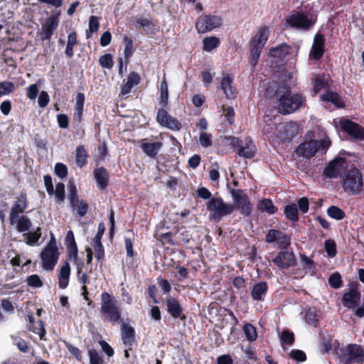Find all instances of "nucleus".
Segmentation results:
<instances>
[{"instance_id":"603ef678","label":"nucleus","mask_w":364,"mask_h":364,"mask_svg":"<svg viewBox=\"0 0 364 364\" xmlns=\"http://www.w3.org/2000/svg\"><path fill=\"white\" fill-rule=\"evenodd\" d=\"M280 341H281V343L282 345H284V344H287L289 346L292 345L295 341L294 333L287 329L284 330L282 332V334L280 336Z\"/></svg>"},{"instance_id":"0e129e2a","label":"nucleus","mask_w":364,"mask_h":364,"mask_svg":"<svg viewBox=\"0 0 364 364\" xmlns=\"http://www.w3.org/2000/svg\"><path fill=\"white\" fill-rule=\"evenodd\" d=\"M95 257L100 261L105 257V249L102 242H93Z\"/></svg>"},{"instance_id":"a19ab883","label":"nucleus","mask_w":364,"mask_h":364,"mask_svg":"<svg viewBox=\"0 0 364 364\" xmlns=\"http://www.w3.org/2000/svg\"><path fill=\"white\" fill-rule=\"evenodd\" d=\"M41 228L38 227L34 232H29L23 235L26 242L29 246H34L41 237Z\"/></svg>"},{"instance_id":"7ed1b4c3","label":"nucleus","mask_w":364,"mask_h":364,"mask_svg":"<svg viewBox=\"0 0 364 364\" xmlns=\"http://www.w3.org/2000/svg\"><path fill=\"white\" fill-rule=\"evenodd\" d=\"M317 14L307 11L293 10L286 18L284 26L287 28L303 31H310L317 21Z\"/></svg>"},{"instance_id":"f257e3e1","label":"nucleus","mask_w":364,"mask_h":364,"mask_svg":"<svg viewBox=\"0 0 364 364\" xmlns=\"http://www.w3.org/2000/svg\"><path fill=\"white\" fill-rule=\"evenodd\" d=\"M278 101V109L280 114H291L301 107L305 101L299 94L291 95V88L285 82L277 84L274 94Z\"/></svg>"},{"instance_id":"20e7f679","label":"nucleus","mask_w":364,"mask_h":364,"mask_svg":"<svg viewBox=\"0 0 364 364\" xmlns=\"http://www.w3.org/2000/svg\"><path fill=\"white\" fill-rule=\"evenodd\" d=\"M341 185L343 191L348 196L359 195L363 190V173L356 167H351L343 172L341 178Z\"/></svg>"},{"instance_id":"5701e85b","label":"nucleus","mask_w":364,"mask_h":364,"mask_svg":"<svg viewBox=\"0 0 364 364\" xmlns=\"http://www.w3.org/2000/svg\"><path fill=\"white\" fill-rule=\"evenodd\" d=\"M136 28H143L145 35L154 36L158 31V26L150 19L140 16L136 18L134 24Z\"/></svg>"},{"instance_id":"423d86ee","label":"nucleus","mask_w":364,"mask_h":364,"mask_svg":"<svg viewBox=\"0 0 364 364\" xmlns=\"http://www.w3.org/2000/svg\"><path fill=\"white\" fill-rule=\"evenodd\" d=\"M269 35L267 26L261 27L250 42L249 63L255 69Z\"/></svg>"},{"instance_id":"5fc2aeb1","label":"nucleus","mask_w":364,"mask_h":364,"mask_svg":"<svg viewBox=\"0 0 364 364\" xmlns=\"http://www.w3.org/2000/svg\"><path fill=\"white\" fill-rule=\"evenodd\" d=\"M300 258L303 264L304 269L307 272H314L316 269V263L305 255H300Z\"/></svg>"},{"instance_id":"2f4dec72","label":"nucleus","mask_w":364,"mask_h":364,"mask_svg":"<svg viewBox=\"0 0 364 364\" xmlns=\"http://www.w3.org/2000/svg\"><path fill=\"white\" fill-rule=\"evenodd\" d=\"M269 287L266 282H259L254 284L251 291V296L254 301H263Z\"/></svg>"},{"instance_id":"7c9ffc66","label":"nucleus","mask_w":364,"mask_h":364,"mask_svg":"<svg viewBox=\"0 0 364 364\" xmlns=\"http://www.w3.org/2000/svg\"><path fill=\"white\" fill-rule=\"evenodd\" d=\"M156 120L161 126L174 131H178L181 128V122L172 115H156Z\"/></svg>"},{"instance_id":"cd10ccee","label":"nucleus","mask_w":364,"mask_h":364,"mask_svg":"<svg viewBox=\"0 0 364 364\" xmlns=\"http://www.w3.org/2000/svg\"><path fill=\"white\" fill-rule=\"evenodd\" d=\"M71 210L75 217L85 216L89 210V204L84 200L77 198L70 202Z\"/></svg>"},{"instance_id":"13d9d810","label":"nucleus","mask_w":364,"mask_h":364,"mask_svg":"<svg viewBox=\"0 0 364 364\" xmlns=\"http://www.w3.org/2000/svg\"><path fill=\"white\" fill-rule=\"evenodd\" d=\"M100 65L105 68L111 69L114 65L113 58L111 54L106 53L99 59Z\"/></svg>"},{"instance_id":"e2e57ef3","label":"nucleus","mask_w":364,"mask_h":364,"mask_svg":"<svg viewBox=\"0 0 364 364\" xmlns=\"http://www.w3.org/2000/svg\"><path fill=\"white\" fill-rule=\"evenodd\" d=\"M124 43L125 45L124 48V57L127 60H129V58L133 54V41L132 38H128L127 36H125L124 38Z\"/></svg>"},{"instance_id":"a878e982","label":"nucleus","mask_w":364,"mask_h":364,"mask_svg":"<svg viewBox=\"0 0 364 364\" xmlns=\"http://www.w3.org/2000/svg\"><path fill=\"white\" fill-rule=\"evenodd\" d=\"M168 84L166 80V77H164V79L161 82V85H160V95L158 97L159 105L160 106V108L159 109L157 114H168L167 111L165 109V108L168 105Z\"/></svg>"},{"instance_id":"4468645a","label":"nucleus","mask_w":364,"mask_h":364,"mask_svg":"<svg viewBox=\"0 0 364 364\" xmlns=\"http://www.w3.org/2000/svg\"><path fill=\"white\" fill-rule=\"evenodd\" d=\"M347 163L345 158L336 157L326 166L323 175L327 178H337L338 176L341 178V171L344 165Z\"/></svg>"},{"instance_id":"49530a36","label":"nucleus","mask_w":364,"mask_h":364,"mask_svg":"<svg viewBox=\"0 0 364 364\" xmlns=\"http://www.w3.org/2000/svg\"><path fill=\"white\" fill-rule=\"evenodd\" d=\"M326 213L330 218L336 220H343L346 215L341 208L336 205L330 206Z\"/></svg>"},{"instance_id":"39448f33","label":"nucleus","mask_w":364,"mask_h":364,"mask_svg":"<svg viewBox=\"0 0 364 364\" xmlns=\"http://www.w3.org/2000/svg\"><path fill=\"white\" fill-rule=\"evenodd\" d=\"M100 311L102 316L112 324L122 322V309L115 297L107 291H103L100 295Z\"/></svg>"},{"instance_id":"72a5a7b5","label":"nucleus","mask_w":364,"mask_h":364,"mask_svg":"<svg viewBox=\"0 0 364 364\" xmlns=\"http://www.w3.org/2000/svg\"><path fill=\"white\" fill-rule=\"evenodd\" d=\"M284 215L289 221L295 223L299 221V209L294 203H290L284 206Z\"/></svg>"},{"instance_id":"f3484780","label":"nucleus","mask_w":364,"mask_h":364,"mask_svg":"<svg viewBox=\"0 0 364 364\" xmlns=\"http://www.w3.org/2000/svg\"><path fill=\"white\" fill-rule=\"evenodd\" d=\"M166 311L174 319H178L183 322L186 320V316L179 301L171 296L166 297Z\"/></svg>"},{"instance_id":"09e8293b","label":"nucleus","mask_w":364,"mask_h":364,"mask_svg":"<svg viewBox=\"0 0 364 364\" xmlns=\"http://www.w3.org/2000/svg\"><path fill=\"white\" fill-rule=\"evenodd\" d=\"M28 330L32 331L33 333L38 334L40 337L41 340L44 339V336L46 333L44 323L41 320L38 321L36 323H33V326L28 328Z\"/></svg>"},{"instance_id":"393cba45","label":"nucleus","mask_w":364,"mask_h":364,"mask_svg":"<svg viewBox=\"0 0 364 364\" xmlns=\"http://www.w3.org/2000/svg\"><path fill=\"white\" fill-rule=\"evenodd\" d=\"M65 245L66 246V259L72 260V257H76L78 254V249L75 242V235L72 230H69L65 238Z\"/></svg>"},{"instance_id":"ddd939ff","label":"nucleus","mask_w":364,"mask_h":364,"mask_svg":"<svg viewBox=\"0 0 364 364\" xmlns=\"http://www.w3.org/2000/svg\"><path fill=\"white\" fill-rule=\"evenodd\" d=\"M341 130L346 133L350 139L356 141L364 140V127L350 119H343L340 122Z\"/></svg>"},{"instance_id":"680f3d73","label":"nucleus","mask_w":364,"mask_h":364,"mask_svg":"<svg viewBox=\"0 0 364 364\" xmlns=\"http://www.w3.org/2000/svg\"><path fill=\"white\" fill-rule=\"evenodd\" d=\"M55 173L60 178H64L68 176V167L63 163H57L54 167Z\"/></svg>"},{"instance_id":"f8f14e48","label":"nucleus","mask_w":364,"mask_h":364,"mask_svg":"<svg viewBox=\"0 0 364 364\" xmlns=\"http://www.w3.org/2000/svg\"><path fill=\"white\" fill-rule=\"evenodd\" d=\"M60 11L51 14L42 24L41 31L40 33V38L42 41H50L55 31L58 28L59 25V16Z\"/></svg>"},{"instance_id":"f03ea898","label":"nucleus","mask_w":364,"mask_h":364,"mask_svg":"<svg viewBox=\"0 0 364 364\" xmlns=\"http://www.w3.org/2000/svg\"><path fill=\"white\" fill-rule=\"evenodd\" d=\"M314 134L312 132H308L304 138V141L295 149V154L298 157L311 159L318 152L324 154L331 146L330 138L325 134L321 140L312 139Z\"/></svg>"},{"instance_id":"a18cd8bd","label":"nucleus","mask_w":364,"mask_h":364,"mask_svg":"<svg viewBox=\"0 0 364 364\" xmlns=\"http://www.w3.org/2000/svg\"><path fill=\"white\" fill-rule=\"evenodd\" d=\"M77 44V33L76 32L73 31L70 33H69L68 36V42L67 46L65 48V55L71 58L74 55V50L73 48L75 45Z\"/></svg>"},{"instance_id":"1a4fd4ad","label":"nucleus","mask_w":364,"mask_h":364,"mask_svg":"<svg viewBox=\"0 0 364 364\" xmlns=\"http://www.w3.org/2000/svg\"><path fill=\"white\" fill-rule=\"evenodd\" d=\"M265 242L272 244L277 242V248L288 250L291 244V235L277 229H269L264 238Z\"/></svg>"},{"instance_id":"bb28decb","label":"nucleus","mask_w":364,"mask_h":364,"mask_svg":"<svg viewBox=\"0 0 364 364\" xmlns=\"http://www.w3.org/2000/svg\"><path fill=\"white\" fill-rule=\"evenodd\" d=\"M69 261L70 260L66 259V261L63 262L58 274V287L62 289L67 288L69 284L70 275L71 272Z\"/></svg>"},{"instance_id":"bf43d9fd","label":"nucleus","mask_w":364,"mask_h":364,"mask_svg":"<svg viewBox=\"0 0 364 364\" xmlns=\"http://www.w3.org/2000/svg\"><path fill=\"white\" fill-rule=\"evenodd\" d=\"M27 285L33 288H40L43 283L38 274H32L26 279Z\"/></svg>"},{"instance_id":"c03bdc74","label":"nucleus","mask_w":364,"mask_h":364,"mask_svg":"<svg viewBox=\"0 0 364 364\" xmlns=\"http://www.w3.org/2000/svg\"><path fill=\"white\" fill-rule=\"evenodd\" d=\"M323 99L332 102L336 107L341 108L345 107V102L342 100V97L336 92H327L323 95Z\"/></svg>"},{"instance_id":"c85d7f7f","label":"nucleus","mask_w":364,"mask_h":364,"mask_svg":"<svg viewBox=\"0 0 364 364\" xmlns=\"http://www.w3.org/2000/svg\"><path fill=\"white\" fill-rule=\"evenodd\" d=\"M140 75L134 71L130 72L127 76V82L121 87L119 95L122 96L128 95L133 87L140 82Z\"/></svg>"},{"instance_id":"c756f323","label":"nucleus","mask_w":364,"mask_h":364,"mask_svg":"<svg viewBox=\"0 0 364 364\" xmlns=\"http://www.w3.org/2000/svg\"><path fill=\"white\" fill-rule=\"evenodd\" d=\"M122 339L126 346L131 347L135 343V330L124 322H121Z\"/></svg>"},{"instance_id":"9b49d317","label":"nucleus","mask_w":364,"mask_h":364,"mask_svg":"<svg viewBox=\"0 0 364 364\" xmlns=\"http://www.w3.org/2000/svg\"><path fill=\"white\" fill-rule=\"evenodd\" d=\"M300 124L296 122L280 123L277 127V137L282 142H290L299 134Z\"/></svg>"},{"instance_id":"69168bd1","label":"nucleus","mask_w":364,"mask_h":364,"mask_svg":"<svg viewBox=\"0 0 364 364\" xmlns=\"http://www.w3.org/2000/svg\"><path fill=\"white\" fill-rule=\"evenodd\" d=\"M289 357L298 362H304L306 360V353L299 349H294L289 353Z\"/></svg>"},{"instance_id":"774afa93","label":"nucleus","mask_w":364,"mask_h":364,"mask_svg":"<svg viewBox=\"0 0 364 364\" xmlns=\"http://www.w3.org/2000/svg\"><path fill=\"white\" fill-rule=\"evenodd\" d=\"M200 144L204 147H209L212 146V136L210 134L202 132L199 137Z\"/></svg>"},{"instance_id":"4d7b16f0","label":"nucleus","mask_w":364,"mask_h":364,"mask_svg":"<svg viewBox=\"0 0 364 364\" xmlns=\"http://www.w3.org/2000/svg\"><path fill=\"white\" fill-rule=\"evenodd\" d=\"M85 103V95L78 92L75 97V114H82Z\"/></svg>"},{"instance_id":"4c0bfd02","label":"nucleus","mask_w":364,"mask_h":364,"mask_svg":"<svg viewBox=\"0 0 364 364\" xmlns=\"http://www.w3.org/2000/svg\"><path fill=\"white\" fill-rule=\"evenodd\" d=\"M15 224L16 225V230L19 232H26L29 230L32 226V223L30 218L24 215L16 218Z\"/></svg>"},{"instance_id":"f704fd0d","label":"nucleus","mask_w":364,"mask_h":364,"mask_svg":"<svg viewBox=\"0 0 364 364\" xmlns=\"http://www.w3.org/2000/svg\"><path fill=\"white\" fill-rule=\"evenodd\" d=\"M163 144L161 141L153 143H142L141 148L144 153L151 158H156L159 150L161 148Z\"/></svg>"},{"instance_id":"58836bf2","label":"nucleus","mask_w":364,"mask_h":364,"mask_svg":"<svg viewBox=\"0 0 364 364\" xmlns=\"http://www.w3.org/2000/svg\"><path fill=\"white\" fill-rule=\"evenodd\" d=\"M89 155L84 146L80 145L77 147L75 161L78 167L82 168L87 163V158Z\"/></svg>"},{"instance_id":"79ce46f5","label":"nucleus","mask_w":364,"mask_h":364,"mask_svg":"<svg viewBox=\"0 0 364 364\" xmlns=\"http://www.w3.org/2000/svg\"><path fill=\"white\" fill-rule=\"evenodd\" d=\"M320 315L317 312L316 308H310L305 314L306 322L314 327H317L319 324Z\"/></svg>"},{"instance_id":"4be33fe9","label":"nucleus","mask_w":364,"mask_h":364,"mask_svg":"<svg viewBox=\"0 0 364 364\" xmlns=\"http://www.w3.org/2000/svg\"><path fill=\"white\" fill-rule=\"evenodd\" d=\"M360 299V293L355 288H353L343 295L342 304L348 309H355L358 306Z\"/></svg>"},{"instance_id":"412c9836","label":"nucleus","mask_w":364,"mask_h":364,"mask_svg":"<svg viewBox=\"0 0 364 364\" xmlns=\"http://www.w3.org/2000/svg\"><path fill=\"white\" fill-rule=\"evenodd\" d=\"M257 152L255 145L252 143V140L249 138L245 139V141L242 140L241 144L237 148L236 153L240 157L245 159L253 158Z\"/></svg>"},{"instance_id":"473e14b6","label":"nucleus","mask_w":364,"mask_h":364,"mask_svg":"<svg viewBox=\"0 0 364 364\" xmlns=\"http://www.w3.org/2000/svg\"><path fill=\"white\" fill-rule=\"evenodd\" d=\"M346 350L350 359L358 362H364V349L361 346L357 344H348L347 346Z\"/></svg>"},{"instance_id":"2eb2a0df","label":"nucleus","mask_w":364,"mask_h":364,"mask_svg":"<svg viewBox=\"0 0 364 364\" xmlns=\"http://www.w3.org/2000/svg\"><path fill=\"white\" fill-rule=\"evenodd\" d=\"M272 262L279 269L282 270L294 267L296 264V260L293 252H289L288 250H281L272 259Z\"/></svg>"},{"instance_id":"e433bc0d","label":"nucleus","mask_w":364,"mask_h":364,"mask_svg":"<svg viewBox=\"0 0 364 364\" xmlns=\"http://www.w3.org/2000/svg\"><path fill=\"white\" fill-rule=\"evenodd\" d=\"M242 139L234 136H225L220 141V146L236 151L237 148L241 144Z\"/></svg>"},{"instance_id":"6e6d98bb","label":"nucleus","mask_w":364,"mask_h":364,"mask_svg":"<svg viewBox=\"0 0 364 364\" xmlns=\"http://www.w3.org/2000/svg\"><path fill=\"white\" fill-rule=\"evenodd\" d=\"M328 281L329 285L335 289L340 288L343 284L341 276L338 272L332 274L328 277Z\"/></svg>"},{"instance_id":"b1692460","label":"nucleus","mask_w":364,"mask_h":364,"mask_svg":"<svg viewBox=\"0 0 364 364\" xmlns=\"http://www.w3.org/2000/svg\"><path fill=\"white\" fill-rule=\"evenodd\" d=\"M93 175L98 188L105 190L108 186L109 182L108 171L104 166H101L94 169Z\"/></svg>"},{"instance_id":"3c124183","label":"nucleus","mask_w":364,"mask_h":364,"mask_svg":"<svg viewBox=\"0 0 364 364\" xmlns=\"http://www.w3.org/2000/svg\"><path fill=\"white\" fill-rule=\"evenodd\" d=\"M15 90V85L11 81L0 82V97L3 95H7Z\"/></svg>"},{"instance_id":"aec40b11","label":"nucleus","mask_w":364,"mask_h":364,"mask_svg":"<svg viewBox=\"0 0 364 364\" xmlns=\"http://www.w3.org/2000/svg\"><path fill=\"white\" fill-rule=\"evenodd\" d=\"M59 255L58 250L43 248L40 255L43 267L46 270H53L58 262Z\"/></svg>"},{"instance_id":"a211bd4d","label":"nucleus","mask_w":364,"mask_h":364,"mask_svg":"<svg viewBox=\"0 0 364 364\" xmlns=\"http://www.w3.org/2000/svg\"><path fill=\"white\" fill-rule=\"evenodd\" d=\"M325 53V36L321 33H316L314 37L313 44L309 57L311 60H318Z\"/></svg>"},{"instance_id":"dca6fc26","label":"nucleus","mask_w":364,"mask_h":364,"mask_svg":"<svg viewBox=\"0 0 364 364\" xmlns=\"http://www.w3.org/2000/svg\"><path fill=\"white\" fill-rule=\"evenodd\" d=\"M28 205L27 194L26 192H21L14 202L9 213V220L11 225H15L16 218L24 213Z\"/></svg>"},{"instance_id":"c9c22d12","label":"nucleus","mask_w":364,"mask_h":364,"mask_svg":"<svg viewBox=\"0 0 364 364\" xmlns=\"http://www.w3.org/2000/svg\"><path fill=\"white\" fill-rule=\"evenodd\" d=\"M257 209L262 212H266L269 215L276 213L278 210L271 199L263 198L257 203Z\"/></svg>"},{"instance_id":"de8ad7c7","label":"nucleus","mask_w":364,"mask_h":364,"mask_svg":"<svg viewBox=\"0 0 364 364\" xmlns=\"http://www.w3.org/2000/svg\"><path fill=\"white\" fill-rule=\"evenodd\" d=\"M243 331L245 336L250 342L255 341L257 338V333L256 328L251 323H246L243 326Z\"/></svg>"},{"instance_id":"ea45409f","label":"nucleus","mask_w":364,"mask_h":364,"mask_svg":"<svg viewBox=\"0 0 364 364\" xmlns=\"http://www.w3.org/2000/svg\"><path fill=\"white\" fill-rule=\"evenodd\" d=\"M291 47L287 43H282L277 47L272 48L270 49V53L274 57H277L279 58H284L290 53Z\"/></svg>"},{"instance_id":"052dcab7","label":"nucleus","mask_w":364,"mask_h":364,"mask_svg":"<svg viewBox=\"0 0 364 364\" xmlns=\"http://www.w3.org/2000/svg\"><path fill=\"white\" fill-rule=\"evenodd\" d=\"M88 355L90 364H103L104 360L97 350L90 349L88 350Z\"/></svg>"},{"instance_id":"8fccbe9b","label":"nucleus","mask_w":364,"mask_h":364,"mask_svg":"<svg viewBox=\"0 0 364 364\" xmlns=\"http://www.w3.org/2000/svg\"><path fill=\"white\" fill-rule=\"evenodd\" d=\"M100 18L96 16H91L89 18V29L86 31L87 38H90L91 35L99 30Z\"/></svg>"},{"instance_id":"9d476101","label":"nucleus","mask_w":364,"mask_h":364,"mask_svg":"<svg viewBox=\"0 0 364 364\" xmlns=\"http://www.w3.org/2000/svg\"><path fill=\"white\" fill-rule=\"evenodd\" d=\"M223 24L222 18L216 15L207 14L200 16L196 21V28L199 33H205Z\"/></svg>"},{"instance_id":"338daca9","label":"nucleus","mask_w":364,"mask_h":364,"mask_svg":"<svg viewBox=\"0 0 364 364\" xmlns=\"http://www.w3.org/2000/svg\"><path fill=\"white\" fill-rule=\"evenodd\" d=\"M175 269L178 271V275L176 276L178 282H182L184 279H188L189 276V271L186 267L178 264L176 266Z\"/></svg>"},{"instance_id":"37998d69","label":"nucleus","mask_w":364,"mask_h":364,"mask_svg":"<svg viewBox=\"0 0 364 364\" xmlns=\"http://www.w3.org/2000/svg\"><path fill=\"white\" fill-rule=\"evenodd\" d=\"M220 39L216 36L205 37L203 40V50L210 52L220 46Z\"/></svg>"},{"instance_id":"864d4df0","label":"nucleus","mask_w":364,"mask_h":364,"mask_svg":"<svg viewBox=\"0 0 364 364\" xmlns=\"http://www.w3.org/2000/svg\"><path fill=\"white\" fill-rule=\"evenodd\" d=\"M325 250L330 257H334L336 255V244L332 239H328L324 243Z\"/></svg>"},{"instance_id":"0eeeda50","label":"nucleus","mask_w":364,"mask_h":364,"mask_svg":"<svg viewBox=\"0 0 364 364\" xmlns=\"http://www.w3.org/2000/svg\"><path fill=\"white\" fill-rule=\"evenodd\" d=\"M206 209L210 212V218L215 222L233 213L235 206L226 203L221 197H213L206 203Z\"/></svg>"},{"instance_id":"6e6552de","label":"nucleus","mask_w":364,"mask_h":364,"mask_svg":"<svg viewBox=\"0 0 364 364\" xmlns=\"http://www.w3.org/2000/svg\"><path fill=\"white\" fill-rule=\"evenodd\" d=\"M228 191L233 200L235 209L237 208L245 217L250 216L252 212V204L245 191L229 187Z\"/></svg>"},{"instance_id":"6ab92c4d","label":"nucleus","mask_w":364,"mask_h":364,"mask_svg":"<svg viewBox=\"0 0 364 364\" xmlns=\"http://www.w3.org/2000/svg\"><path fill=\"white\" fill-rule=\"evenodd\" d=\"M234 83V75L228 73L223 76L220 82V87L226 97L233 100L237 97V90Z\"/></svg>"}]
</instances>
